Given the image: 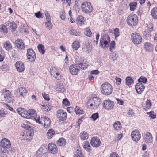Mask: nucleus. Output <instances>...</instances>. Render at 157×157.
Wrapping results in <instances>:
<instances>
[{"instance_id":"338daca9","label":"nucleus","mask_w":157,"mask_h":157,"mask_svg":"<svg viewBox=\"0 0 157 157\" xmlns=\"http://www.w3.org/2000/svg\"><path fill=\"white\" fill-rule=\"evenodd\" d=\"M147 27L148 30L150 32H151L153 30V25L151 23H148L147 24Z\"/></svg>"},{"instance_id":"aec40b11","label":"nucleus","mask_w":157,"mask_h":157,"mask_svg":"<svg viewBox=\"0 0 157 157\" xmlns=\"http://www.w3.org/2000/svg\"><path fill=\"white\" fill-rule=\"evenodd\" d=\"M41 120L42 121V124H43L44 127L46 129L49 128L51 124V121L49 118L47 117H41Z\"/></svg>"},{"instance_id":"9d476101","label":"nucleus","mask_w":157,"mask_h":157,"mask_svg":"<svg viewBox=\"0 0 157 157\" xmlns=\"http://www.w3.org/2000/svg\"><path fill=\"white\" fill-rule=\"evenodd\" d=\"M34 132L33 130H27L22 135L21 138L23 140H25L27 141H30L32 139L33 136Z\"/></svg>"},{"instance_id":"37998d69","label":"nucleus","mask_w":157,"mask_h":157,"mask_svg":"<svg viewBox=\"0 0 157 157\" xmlns=\"http://www.w3.org/2000/svg\"><path fill=\"white\" fill-rule=\"evenodd\" d=\"M133 82V80L130 76L127 77L125 78V83L128 86L131 85Z\"/></svg>"},{"instance_id":"473e14b6","label":"nucleus","mask_w":157,"mask_h":157,"mask_svg":"<svg viewBox=\"0 0 157 157\" xmlns=\"http://www.w3.org/2000/svg\"><path fill=\"white\" fill-rule=\"evenodd\" d=\"M56 143L58 146L63 147L66 145V141L64 138H61L57 140Z\"/></svg>"},{"instance_id":"58836bf2","label":"nucleus","mask_w":157,"mask_h":157,"mask_svg":"<svg viewBox=\"0 0 157 157\" xmlns=\"http://www.w3.org/2000/svg\"><path fill=\"white\" fill-rule=\"evenodd\" d=\"M69 33L71 34L76 36H79L81 35L80 32L73 29H71L70 30Z\"/></svg>"},{"instance_id":"f257e3e1","label":"nucleus","mask_w":157,"mask_h":157,"mask_svg":"<svg viewBox=\"0 0 157 157\" xmlns=\"http://www.w3.org/2000/svg\"><path fill=\"white\" fill-rule=\"evenodd\" d=\"M101 103V100L98 96L90 98L87 101L88 107L91 109H96L99 107Z\"/></svg>"},{"instance_id":"8fccbe9b","label":"nucleus","mask_w":157,"mask_h":157,"mask_svg":"<svg viewBox=\"0 0 157 157\" xmlns=\"http://www.w3.org/2000/svg\"><path fill=\"white\" fill-rule=\"evenodd\" d=\"M75 111L77 115H81L83 113V110L78 107L76 106L75 109Z\"/></svg>"},{"instance_id":"6e6d98bb","label":"nucleus","mask_w":157,"mask_h":157,"mask_svg":"<svg viewBox=\"0 0 157 157\" xmlns=\"http://www.w3.org/2000/svg\"><path fill=\"white\" fill-rule=\"evenodd\" d=\"M147 114L148 115L150 118L155 119L156 117V114L153 111L147 113Z\"/></svg>"},{"instance_id":"c03bdc74","label":"nucleus","mask_w":157,"mask_h":157,"mask_svg":"<svg viewBox=\"0 0 157 157\" xmlns=\"http://www.w3.org/2000/svg\"><path fill=\"white\" fill-rule=\"evenodd\" d=\"M129 6L130 10L132 11H134L137 6V3L136 2H132L129 3Z\"/></svg>"},{"instance_id":"7ed1b4c3","label":"nucleus","mask_w":157,"mask_h":157,"mask_svg":"<svg viewBox=\"0 0 157 157\" xmlns=\"http://www.w3.org/2000/svg\"><path fill=\"white\" fill-rule=\"evenodd\" d=\"M128 25L130 27H132L136 25L138 22V17L135 14H129L126 20Z\"/></svg>"},{"instance_id":"9b49d317","label":"nucleus","mask_w":157,"mask_h":157,"mask_svg":"<svg viewBox=\"0 0 157 157\" xmlns=\"http://www.w3.org/2000/svg\"><path fill=\"white\" fill-rule=\"evenodd\" d=\"M76 62L80 67L81 69L83 70H86L89 66L88 62L86 59H82L79 58L76 60Z\"/></svg>"},{"instance_id":"5fc2aeb1","label":"nucleus","mask_w":157,"mask_h":157,"mask_svg":"<svg viewBox=\"0 0 157 157\" xmlns=\"http://www.w3.org/2000/svg\"><path fill=\"white\" fill-rule=\"evenodd\" d=\"M2 51H0V62H2L5 58V51L2 48Z\"/></svg>"},{"instance_id":"680f3d73","label":"nucleus","mask_w":157,"mask_h":157,"mask_svg":"<svg viewBox=\"0 0 157 157\" xmlns=\"http://www.w3.org/2000/svg\"><path fill=\"white\" fill-rule=\"evenodd\" d=\"M115 100L116 101L117 104L120 105H124V101L122 99L119 98H116Z\"/></svg>"},{"instance_id":"bf43d9fd","label":"nucleus","mask_w":157,"mask_h":157,"mask_svg":"<svg viewBox=\"0 0 157 157\" xmlns=\"http://www.w3.org/2000/svg\"><path fill=\"white\" fill-rule=\"evenodd\" d=\"M138 81L140 82H143V83H146L147 81V78L143 76H141L138 79Z\"/></svg>"},{"instance_id":"f704fd0d","label":"nucleus","mask_w":157,"mask_h":157,"mask_svg":"<svg viewBox=\"0 0 157 157\" xmlns=\"http://www.w3.org/2000/svg\"><path fill=\"white\" fill-rule=\"evenodd\" d=\"M28 119L32 118L33 117H34L36 115V111L33 109H29L28 111Z\"/></svg>"},{"instance_id":"c85d7f7f","label":"nucleus","mask_w":157,"mask_h":157,"mask_svg":"<svg viewBox=\"0 0 157 157\" xmlns=\"http://www.w3.org/2000/svg\"><path fill=\"white\" fill-rule=\"evenodd\" d=\"M80 45L79 42L78 40L74 41L72 44L71 48L74 51H77L80 47Z\"/></svg>"},{"instance_id":"f3484780","label":"nucleus","mask_w":157,"mask_h":157,"mask_svg":"<svg viewBox=\"0 0 157 157\" xmlns=\"http://www.w3.org/2000/svg\"><path fill=\"white\" fill-rule=\"evenodd\" d=\"M56 117L59 121H64L67 117L66 113L63 110H59L57 112Z\"/></svg>"},{"instance_id":"79ce46f5","label":"nucleus","mask_w":157,"mask_h":157,"mask_svg":"<svg viewBox=\"0 0 157 157\" xmlns=\"http://www.w3.org/2000/svg\"><path fill=\"white\" fill-rule=\"evenodd\" d=\"M17 28V25L14 22H10L9 25V29L12 32H14Z\"/></svg>"},{"instance_id":"a18cd8bd","label":"nucleus","mask_w":157,"mask_h":157,"mask_svg":"<svg viewBox=\"0 0 157 157\" xmlns=\"http://www.w3.org/2000/svg\"><path fill=\"white\" fill-rule=\"evenodd\" d=\"M27 29V26L26 25L22 24L19 29V31L22 33L26 32Z\"/></svg>"},{"instance_id":"c756f323","label":"nucleus","mask_w":157,"mask_h":157,"mask_svg":"<svg viewBox=\"0 0 157 157\" xmlns=\"http://www.w3.org/2000/svg\"><path fill=\"white\" fill-rule=\"evenodd\" d=\"M79 137L82 140L84 141L88 139L89 135L87 132L82 131L80 133Z\"/></svg>"},{"instance_id":"c9c22d12","label":"nucleus","mask_w":157,"mask_h":157,"mask_svg":"<svg viewBox=\"0 0 157 157\" xmlns=\"http://www.w3.org/2000/svg\"><path fill=\"white\" fill-rule=\"evenodd\" d=\"M152 104L151 101L147 99L146 101L145 104L143 106L144 109L145 111H147L150 109Z\"/></svg>"},{"instance_id":"393cba45","label":"nucleus","mask_w":157,"mask_h":157,"mask_svg":"<svg viewBox=\"0 0 157 157\" xmlns=\"http://www.w3.org/2000/svg\"><path fill=\"white\" fill-rule=\"evenodd\" d=\"M82 147L84 150L89 153L92 151V147L88 141H85L83 142Z\"/></svg>"},{"instance_id":"864d4df0","label":"nucleus","mask_w":157,"mask_h":157,"mask_svg":"<svg viewBox=\"0 0 157 157\" xmlns=\"http://www.w3.org/2000/svg\"><path fill=\"white\" fill-rule=\"evenodd\" d=\"M99 118V114L98 113H96L93 114L90 118L93 121H94Z\"/></svg>"},{"instance_id":"774afa93","label":"nucleus","mask_w":157,"mask_h":157,"mask_svg":"<svg viewBox=\"0 0 157 157\" xmlns=\"http://www.w3.org/2000/svg\"><path fill=\"white\" fill-rule=\"evenodd\" d=\"M44 149L42 148H40L37 151V155H42L44 154Z\"/></svg>"},{"instance_id":"dca6fc26","label":"nucleus","mask_w":157,"mask_h":157,"mask_svg":"<svg viewBox=\"0 0 157 157\" xmlns=\"http://www.w3.org/2000/svg\"><path fill=\"white\" fill-rule=\"evenodd\" d=\"M143 139L145 143L149 144H152L153 140L152 134L149 132H147L144 134Z\"/></svg>"},{"instance_id":"052dcab7","label":"nucleus","mask_w":157,"mask_h":157,"mask_svg":"<svg viewBox=\"0 0 157 157\" xmlns=\"http://www.w3.org/2000/svg\"><path fill=\"white\" fill-rule=\"evenodd\" d=\"M36 122L39 124H42V120H41V117L38 116H36L34 118Z\"/></svg>"},{"instance_id":"423d86ee","label":"nucleus","mask_w":157,"mask_h":157,"mask_svg":"<svg viewBox=\"0 0 157 157\" xmlns=\"http://www.w3.org/2000/svg\"><path fill=\"white\" fill-rule=\"evenodd\" d=\"M82 11L85 14H89L93 10V7L91 3L88 2H85L81 5Z\"/></svg>"},{"instance_id":"a211bd4d","label":"nucleus","mask_w":157,"mask_h":157,"mask_svg":"<svg viewBox=\"0 0 157 157\" xmlns=\"http://www.w3.org/2000/svg\"><path fill=\"white\" fill-rule=\"evenodd\" d=\"M48 151L52 154H56L58 152V149L56 145L52 143L48 144Z\"/></svg>"},{"instance_id":"1a4fd4ad","label":"nucleus","mask_w":157,"mask_h":157,"mask_svg":"<svg viewBox=\"0 0 157 157\" xmlns=\"http://www.w3.org/2000/svg\"><path fill=\"white\" fill-rule=\"evenodd\" d=\"M131 137L132 140L133 141L137 142L141 139V134L139 130L135 129L131 132Z\"/></svg>"},{"instance_id":"20e7f679","label":"nucleus","mask_w":157,"mask_h":157,"mask_svg":"<svg viewBox=\"0 0 157 157\" xmlns=\"http://www.w3.org/2000/svg\"><path fill=\"white\" fill-rule=\"evenodd\" d=\"M103 109L107 111L113 110L114 107V102L111 100L107 99L104 100L102 103Z\"/></svg>"},{"instance_id":"13d9d810","label":"nucleus","mask_w":157,"mask_h":157,"mask_svg":"<svg viewBox=\"0 0 157 157\" xmlns=\"http://www.w3.org/2000/svg\"><path fill=\"white\" fill-rule=\"evenodd\" d=\"M25 110L24 109L21 107L18 108L17 109V112L21 116H22Z\"/></svg>"},{"instance_id":"ddd939ff","label":"nucleus","mask_w":157,"mask_h":157,"mask_svg":"<svg viewBox=\"0 0 157 157\" xmlns=\"http://www.w3.org/2000/svg\"><path fill=\"white\" fill-rule=\"evenodd\" d=\"M26 56L27 59L31 62H34L36 58V56L35 52L33 50L31 49H27Z\"/></svg>"},{"instance_id":"a878e982","label":"nucleus","mask_w":157,"mask_h":157,"mask_svg":"<svg viewBox=\"0 0 157 157\" xmlns=\"http://www.w3.org/2000/svg\"><path fill=\"white\" fill-rule=\"evenodd\" d=\"M54 88L57 91L60 92H63L65 91V89L63 85L61 83H57L55 85Z\"/></svg>"},{"instance_id":"69168bd1","label":"nucleus","mask_w":157,"mask_h":157,"mask_svg":"<svg viewBox=\"0 0 157 157\" xmlns=\"http://www.w3.org/2000/svg\"><path fill=\"white\" fill-rule=\"evenodd\" d=\"M35 15L36 18L38 19H41L43 18V14L40 11L35 13Z\"/></svg>"},{"instance_id":"ea45409f","label":"nucleus","mask_w":157,"mask_h":157,"mask_svg":"<svg viewBox=\"0 0 157 157\" xmlns=\"http://www.w3.org/2000/svg\"><path fill=\"white\" fill-rule=\"evenodd\" d=\"M76 154L74 157H84L80 147H78L75 151Z\"/></svg>"},{"instance_id":"412c9836","label":"nucleus","mask_w":157,"mask_h":157,"mask_svg":"<svg viewBox=\"0 0 157 157\" xmlns=\"http://www.w3.org/2000/svg\"><path fill=\"white\" fill-rule=\"evenodd\" d=\"M135 88L138 94H141L144 90L145 87L141 83H138L136 85Z\"/></svg>"},{"instance_id":"4d7b16f0","label":"nucleus","mask_w":157,"mask_h":157,"mask_svg":"<svg viewBox=\"0 0 157 157\" xmlns=\"http://www.w3.org/2000/svg\"><path fill=\"white\" fill-rule=\"evenodd\" d=\"M62 103L63 106H68L70 105V102L66 98L63 99Z\"/></svg>"},{"instance_id":"6e6552de","label":"nucleus","mask_w":157,"mask_h":157,"mask_svg":"<svg viewBox=\"0 0 157 157\" xmlns=\"http://www.w3.org/2000/svg\"><path fill=\"white\" fill-rule=\"evenodd\" d=\"M1 145L2 147L5 149L3 151L1 150L2 153H6L7 151L6 149L10 148L11 146L10 140L7 138H4L1 140L0 141Z\"/></svg>"},{"instance_id":"e2e57ef3","label":"nucleus","mask_w":157,"mask_h":157,"mask_svg":"<svg viewBox=\"0 0 157 157\" xmlns=\"http://www.w3.org/2000/svg\"><path fill=\"white\" fill-rule=\"evenodd\" d=\"M44 14L46 17V21H51V17L48 12L47 11H45Z\"/></svg>"},{"instance_id":"39448f33","label":"nucleus","mask_w":157,"mask_h":157,"mask_svg":"<svg viewBox=\"0 0 157 157\" xmlns=\"http://www.w3.org/2000/svg\"><path fill=\"white\" fill-rule=\"evenodd\" d=\"M110 42V38L109 36L105 34L101 36L100 42V46L103 49H107Z\"/></svg>"},{"instance_id":"2f4dec72","label":"nucleus","mask_w":157,"mask_h":157,"mask_svg":"<svg viewBox=\"0 0 157 157\" xmlns=\"http://www.w3.org/2000/svg\"><path fill=\"white\" fill-rule=\"evenodd\" d=\"M8 32L7 26L3 24L0 25V33L3 35H6Z\"/></svg>"},{"instance_id":"f03ea898","label":"nucleus","mask_w":157,"mask_h":157,"mask_svg":"<svg viewBox=\"0 0 157 157\" xmlns=\"http://www.w3.org/2000/svg\"><path fill=\"white\" fill-rule=\"evenodd\" d=\"M100 90L101 94L103 95L108 96L112 94L113 87L110 83L108 82H105L101 86Z\"/></svg>"},{"instance_id":"3c124183","label":"nucleus","mask_w":157,"mask_h":157,"mask_svg":"<svg viewBox=\"0 0 157 157\" xmlns=\"http://www.w3.org/2000/svg\"><path fill=\"white\" fill-rule=\"evenodd\" d=\"M4 97V100H5L7 98H8L11 96V93L8 90H6L3 92Z\"/></svg>"},{"instance_id":"72a5a7b5","label":"nucleus","mask_w":157,"mask_h":157,"mask_svg":"<svg viewBox=\"0 0 157 157\" xmlns=\"http://www.w3.org/2000/svg\"><path fill=\"white\" fill-rule=\"evenodd\" d=\"M55 134L54 131L52 129H50L48 130L46 133V137L48 139L52 138Z\"/></svg>"},{"instance_id":"4be33fe9","label":"nucleus","mask_w":157,"mask_h":157,"mask_svg":"<svg viewBox=\"0 0 157 157\" xmlns=\"http://www.w3.org/2000/svg\"><path fill=\"white\" fill-rule=\"evenodd\" d=\"M16 47L20 50L24 49L25 48V45L23 40L21 39L17 40L15 42Z\"/></svg>"},{"instance_id":"b1692460","label":"nucleus","mask_w":157,"mask_h":157,"mask_svg":"<svg viewBox=\"0 0 157 157\" xmlns=\"http://www.w3.org/2000/svg\"><path fill=\"white\" fill-rule=\"evenodd\" d=\"M85 21V18L82 15L78 16L76 20V24L80 26L84 24Z\"/></svg>"},{"instance_id":"a19ab883","label":"nucleus","mask_w":157,"mask_h":157,"mask_svg":"<svg viewBox=\"0 0 157 157\" xmlns=\"http://www.w3.org/2000/svg\"><path fill=\"white\" fill-rule=\"evenodd\" d=\"M41 106V109L44 111L48 112L51 110V107L49 104H44Z\"/></svg>"},{"instance_id":"0eeeda50","label":"nucleus","mask_w":157,"mask_h":157,"mask_svg":"<svg viewBox=\"0 0 157 157\" xmlns=\"http://www.w3.org/2000/svg\"><path fill=\"white\" fill-rule=\"evenodd\" d=\"M131 40L132 42L135 45L140 44L142 41L141 36L138 33L135 32L131 35Z\"/></svg>"},{"instance_id":"e433bc0d","label":"nucleus","mask_w":157,"mask_h":157,"mask_svg":"<svg viewBox=\"0 0 157 157\" xmlns=\"http://www.w3.org/2000/svg\"><path fill=\"white\" fill-rule=\"evenodd\" d=\"M151 15L155 19H157V7L153 8L151 11Z\"/></svg>"},{"instance_id":"cd10ccee","label":"nucleus","mask_w":157,"mask_h":157,"mask_svg":"<svg viewBox=\"0 0 157 157\" xmlns=\"http://www.w3.org/2000/svg\"><path fill=\"white\" fill-rule=\"evenodd\" d=\"M3 47L6 51H10L12 49V44L9 41H7L3 43Z\"/></svg>"},{"instance_id":"2eb2a0df","label":"nucleus","mask_w":157,"mask_h":157,"mask_svg":"<svg viewBox=\"0 0 157 157\" xmlns=\"http://www.w3.org/2000/svg\"><path fill=\"white\" fill-rule=\"evenodd\" d=\"M91 145L93 147H98L101 145V142L100 139L97 137H93L90 140Z\"/></svg>"},{"instance_id":"09e8293b","label":"nucleus","mask_w":157,"mask_h":157,"mask_svg":"<svg viewBox=\"0 0 157 157\" xmlns=\"http://www.w3.org/2000/svg\"><path fill=\"white\" fill-rule=\"evenodd\" d=\"M22 127L27 130H33L32 127L28 124H21Z\"/></svg>"},{"instance_id":"bb28decb","label":"nucleus","mask_w":157,"mask_h":157,"mask_svg":"<svg viewBox=\"0 0 157 157\" xmlns=\"http://www.w3.org/2000/svg\"><path fill=\"white\" fill-rule=\"evenodd\" d=\"M113 127L114 130L117 132H119L122 128L121 124L118 121H116L114 122Z\"/></svg>"},{"instance_id":"49530a36","label":"nucleus","mask_w":157,"mask_h":157,"mask_svg":"<svg viewBox=\"0 0 157 157\" xmlns=\"http://www.w3.org/2000/svg\"><path fill=\"white\" fill-rule=\"evenodd\" d=\"M45 24L47 29L49 30H51L52 29L53 25L51 23V21H46Z\"/></svg>"},{"instance_id":"6ab92c4d","label":"nucleus","mask_w":157,"mask_h":157,"mask_svg":"<svg viewBox=\"0 0 157 157\" xmlns=\"http://www.w3.org/2000/svg\"><path fill=\"white\" fill-rule=\"evenodd\" d=\"M15 66L17 71L19 72H22L25 70L24 65L21 61L16 62L15 64Z\"/></svg>"},{"instance_id":"4c0bfd02","label":"nucleus","mask_w":157,"mask_h":157,"mask_svg":"<svg viewBox=\"0 0 157 157\" xmlns=\"http://www.w3.org/2000/svg\"><path fill=\"white\" fill-rule=\"evenodd\" d=\"M39 52L42 55H44L45 52V47L42 44H39L37 46Z\"/></svg>"},{"instance_id":"0e129e2a","label":"nucleus","mask_w":157,"mask_h":157,"mask_svg":"<svg viewBox=\"0 0 157 157\" xmlns=\"http://www.w3.org/2000/svg\"><path fill=\"white\" fill-rule=\"evenodd\" d=\"M1 69L3 71H9L10 67L8 66L4 65L2 66Z\"/></svg>"},{"instance_id":"603ef678","label":"nucleus","mask_w":157,"mask_h":157,"mask_svg":"<svg viewBox=\"0 0 157 157\" xmlns=\"http://www.w3.org/2000/svg\"><path fill=\"white\" fill-rule=\"evenodd\" d=\"M84 33L85 35L88 37H91L92 34L90 30L88 28L85 29Z\"/></svg>"},{"instance_id":"f8f14e48","label":"nucleus","mask_w":157,"mask_h":157,"mask_svg":"<svg viewBox=\"0 0 157 157\" xmlns=\"http://www.w3.org/2000/svg\"><path fill=\"white\" fill-rule=\"evenodd\" d=\"M70 73L74 75H77L79 71V67L78 65L76 64H73L70 66L69 67Z\"/></svg>"},{"instance_id":"7c9ffc66","label":"nucleus","mask_w":157,"mask_h":157,"mask_svg":"<svg viewBox=\"0 0 157 157\" xmlns=\"http://www.w3.org/2000/svg\"><path fill=\"white\" fill-rule=\"evenodd\" d=\"M144 47L145 50L147 52L152 51L153 48L152 45L148 42H146L144 44Z\"/></svg>"},{"instance_id":"de8ad7c7","label":"nucleus","mask_w":157,"mask_h":157,"mask_svg":"<svg viewBox=\"0 0 157 157\" xmlns=\"http://www.w3.org/2000/svg\"><path fill=\"white\" fill-rule=\"evenodd\" d=\"M82 50L83 52L89 53L90 52V47L89 44H86L84 45L82 48Z\"/></svg>"},{"instance_id":"4468645a","label":"nucleus","mask_w":157,"mask_h":157,"mask_svg":"<svg viewBox=\"0 0 157 157\" xmlns=\"http://www.w3.org/2000/svg\"><path fill=\"white\" fill-rule=\"evenodd\" d=\"M50 73L51 75L57 80H60L61 78L58 70L55 67H52L50 68Z\"/></svg>"},{"instance_id":"5701e85b","label":"nucleus","mask_w":157,"mask_h":157,"mask_svg":"<svg viewBox=\"0 0 157 157\" xmlns=\"http://www.w3.org/2000/svg\"><path fill=\"white\" fill-rule=\"evenodd\" d=\"M17 91L18 93L19 96L23 98H24L27 93V91L25 88L23 87L18 88L17 90Z\"/></svg>"}]
</instances>
